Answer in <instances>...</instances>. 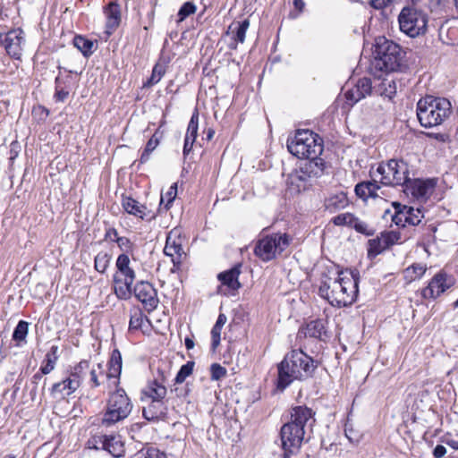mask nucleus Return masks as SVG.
<instances>
[{
	"label": "nucleus",
	"mask_w": 458,
	"mask_h": 458,
	"mask_svg": "<svg viewBox=\"0 0 458 458\" xmlns=\"http://www.w3.org/2000/svg\"><path fill=\"white\" fill-rule=\"evenodd\" d=\"M123 209L130 215L144 219L146 216L147 207L140 204L131 197L123 196L122 200Z\"/></svg>",
	"instance_id": "obj_29"
},
{
	"label": "nucleus",
	"mask_w": 458,
	"mask_h": 458,
	"mask_svg": "<svg viewBox=\"0 0 458 458\" xmlns=\"http://www.w3.org/2000/svg\"><path fill=\"white\" fill-rule=\"evenodd\" d=\"M118 247L127 254V252L132 250L133 244L131 240L127 237L120 236L115 242Z\"/></svg>",
	"instance_id": "obj_55"
},
{
	"label": "nucleus",
	"mask_w": 458,
	"mask_h": 458,
	"mask_svg": "<svg viewBox=\"0 0 458 458\" xmlns=\"http://www.w3.org/2000/svg\"><path fill=\"white\" fill-rule=\"evenodd\" d=\"M141 458H167V455L156 447H148L141 451Z\"/></svg>",
	"instance_id": "obj_53"
},
{
	"label": "nucleus",
	"mask_w": 458,
	"mask_h": 458,
	"mask_svg": "<svg viewBox=\"0 0 458 458\" xmlns=\"http://www.w3.org/2000/svg\"><path fill=\"white\" fill-rule=\"evenodd\" d=\"M221 330H222V328L216 327L215 326L211 329V339H212L211 348H212L213 351H216L217 346L220 344Z\"/></svg>",
	"instance_id": "obj_56"
},
{
	"label": "nucleus",
	"mask_w": 458,
	"mask_h": 458,
	"mask_svg": "<svg viewBox=\"0 0 458 458\" xmlns=\"http://www.w3.org/2000/svg\"><path fill=\"white\" fill-rule=\"evenodd\" d=\"M197 10V6L192 2H185L181 8L179 9V12L177 13L178 16V21H182L187 17H189L191 14H193Z\"/></svg>",
	"instance_id": "obj_46"
},
{
	"label": "nucleus",
	"mask_w": 458,
	"mask_h": 458,
	"mask_svg": "<svg viewBox=\"0 0 458 458\" xmlns=\"http://www.w3.org/2000/svg\"><path fill=\"white\" fill-rule=\"evenodd\" d=\"M380 189V186L377 184L376 180L361 182L356 184L355 186V193L356 195L366 200L369 198H377V191Z\"/></svg>",
	"instance_id": "obj_25"
},
{
	"label": "nucleus",
	"mask_w": 458,
	"mask_h": 458,
	"mask_svg": "<svg viewBox=\"0 0 458 458\" xmlns=\"http://www.w3.org/2000/svg\"><path fill=\"white\" fill-rule=\"evenodd\" d=\"M325 161H305L303 165L288 178L291 188L297 192L307 190L312 182L324 174Z\"/></svg>",
	"instance_id": "obj_11"
},
{
	"label": "nucleus",
	"mask_w": 458,
	"mask_h": 458,
	"mask_svg": "<svg viewBox=\"0 0 458 458\" xmlns=\"http://www.w3.org/2000/svg\"><path fill=\"white\" fill-rule=\"evenodd\" d=\"M194 364V361H187L180 368L174 378L175 384H182V382H184L186 377L192 373Z\"/></svg>",
	"instance_id": "obj_44"
},
{
	"label": "nucleus",
	"mask_w": 458,
	"mask_h": 458,
	"mask_svg": "<svg viewBox=\"0 0 458 458\" xmlns=\"http://www.w3.org/2000/svg\"><path fill=\"white\" fill-rule=\"evenodd\" d=\"M73 46L83 55L84 57H89L98 47V40L90 39L81 35H76L73 38Z\"/></svg>",
	"instance_id": "obj_28"
},
{
	"label": "nucleus",
	"mask_w": 458,
	"mask_h": 458,
	"mask_svg": "<svg viewBox=\"0 0 458 458\" xmlns=\"http://www.w3.org/2000/svg\"><path fill=\"white\" fill-rule=\"evenodd\" d=\"M130 258L126 253L117 257L115 266L118 274L114 276V293L120 300H128L132 294V285L136 278L133 268L130 267Z\"/></svg>",
	"instance_id": "obj_9"
},
{
	"label": "nucleus",
	"mask_w": 458,
	"mask_h": 458,
	"mask_svg": "<svg viewBox=\"0 0 458 458\" xmlns=\"http://www.w3.org/2000/svg\"><path fill=\"white\" fill-rule=\"evenodd\" d=\"M122 355L118 349H114L112 353L108 362V373L106 374V377L108 378H115L116 380L114 382V386H117L120 384V376L122 372Z\"/></svg>",
	"instance_id": "obj_26"
},
{
	"label": "nucleus",
	"mask_w": 458,
	"mask_h": 458,
	"mask_svg": "<svg viewBox=\"0 0 458 458\" xmlns=\"http://www.w3.org/2000/svg\"><path fill=\"white\" fill-rule=\"evenodd\" d=\"M132 293L148 313L155 310L159 303L157 289L148 281H140L132 285Z\"/></svg>",
	"instance_id": "obj_14"
},
{
	"label": "nucleus",
	"mask_w": 458,
	"mask_h": 458,
	"mask_svg": "<svg viewBox=\"0 0 458 458\" xmlns=\"http://www.w3.org/2000/svg\"><path fill=\"white\" fill-rule=\"evenodd\" d=\"M403 208L405 209V212H407L406 216H404V221L409 225H418L421 222V219L424 217L420 208H414L413 207H409L406 205H404Z\"/></svg>",
	"instance_id": "obj_37"
},
{
	"label": "nucleus",
	"mask_w": 458,
	"mask_h": 458,
	"mask_svg": "<svg viewBox=\"0 0 458 458\" xmlns=\"http://www.w3.org/2000/svg\"><path fill=\"white\" fill-rule=\"evenodd\" d=\"M404 205H402L399 202H393V207L394 208L395 213L392 216V221L398 226H405V224L407 222L404 221V216H406L407 212H405V209H403Z\"/></svg>",
	"instance_id": "obj_43"
},
{
	"label": "nucleus",
	"mask_w": 458,
	"mask_h": 458,
	"mask_svg": "<svg viewBox=\"0 0 458 458\" xmlns=\"http://www.w3.org/2000/svg\"><path fill=\"white\" fill-rule=\"evenodd\" d=\"M168 402L169 401L151 400L149 404L143 408L142 415L144 419L148 421H157L159 420H163L167 414Z\"/></svg>",
	"instance_id": "obj_20"
},
{
	"label": "nucleus",
	"mask_w": 458,
	"mask_h": 458,
	"mask_svg": "<svg viewBox=\"0 0 458 458\" xmlns=\"http://www.w3.org/2000/svg\"><path fill=\"white\" fill-rule=\"evenodd\" d=\"M23 34V30H7L5 34L0 33L1 45L14 59H20L21 55V45L25 42Z\"/></svg>",
	"instance_id": "obj_16"
},
{
	"label": "nucleus",
	"mask_w": 458,
	"mask_h": 458,
	"mask_svg": "<svg viewBox=\"0 0 458 458\" xmlns=\"http://www.w3.org/2000/svg\"><path fill=\"white\" fill-rule=\"evenodd\" d=\"M381 236L383 237V241L385 243V246H387L389 249L391 246H393L395 243H399L401 242V233L397 231H384L381 233Z\"/></svg>",
	"instance_id": "obj_45"
},
{
	"label": "nucleus",
	"mask_w": 458,
	"mask_h": 458,
	"mask_svg": "<svg viewBox=\"0 0 458 458\" xmlns=\"http://www.w3.org/2000/svg\"><path fill=\"white\" fill-rule=\"evenodd\" d=\"M174 391L177 392L178 396H186L191 390L189 387V384L187 383L183 389H179L178 387H176Z\"/></svg>",
	"instance_id": "obj_64"
},
{
	"label": "nucleus",
	"mask_w": 458,
	"mask_h": 458,
	"mask_svg": "<svg viewBox=\"0 0 458 458\" xmlns=\"http://www.w3.org/2000/svg\"><path fill=\"white\" fill-rule=\"evenodd\" d=\"M106 29H114L121 23V9L115 3H110L105 10Z\"/></svg>",
	"instance_id": "obj_30"
},
{
	"label": "nucleus",
	"mask_w": 458,
	"mask_h": 458,
	"mask_svg": "<svg viewBox=\"0 0 458 458\" xmlns=\"http://www.w3.org/2000/svg\"><path fill=\"white\" fill-rule=\"evenodd\" d=\"M143 393L151 400L169 401L168 398H165L167 394L166 387L164 386L163 382H160L157 379L150 381L143 390Z\"/></svg>",
	"instance_id": "obj_27"
},
{
	"label": "nucleus",
	"mask_w": 458,
	"mask_h": 458,
	"mask_svg": "<svg viewBox=\"0 0 458 458\" xmlns=\"http://www.w3.org/2000/svg\"><path fill=\"white\" fill-rule=\"evenodd\" d=\"M353 216L354 215L352 213L339 214L332 219V222L334 223V225H338V226L346 225V226L350 227L352 225V220L353 218Z\"/></svg>",
	"instance_id": "obj_51"
},
{
	"label": "nucleus",
	"mask_w": 458,
	"mask_h": 458,
	"mask_svg": "<svg viewBox=\"0 0 458 458\" xmlns=\"http://www.w3.org/2000/svg\"><path fill=\"white\" fill-rule=\"evenodd\" d=\"M396 82L393 79L385 78L381 81H375L373 84V94H377L389 99L396 94Z\"/></svg>",
	"instance_id": "obj_23"
},
{
	"label": "nucleus",
	"mask_w": 458,
	"mask_h": 458,
	"mask_svg": "<svg viewBox=\"0 0 458 458\" xmlns=\"http://www.w3.org/2000/svg\"><path fill=\"white\" fill-rule=\"evenodd\" d=\"M305 337L317 338L323 340V336H327L325 321L323 319H315L308 322L304 327L301 329Z\"/></svg>",
	"instance_id": "obj_24"
},
{
	"label": "nucleus",
	"mask_w": 458,
	"mask_h": 458,
	"mask_svg": "<svg viewBox=\"0 0 458 458\" xmlns=\"http://www.w3.org/2000/svg\"><path fill=\"white\" fill-rule=\"evenodd\" d=\"M451 114V103L444 98L426 96L417 103V116L422 127L440 125Z\"/></svg>",
	"instance_id": "obj_6"
},
{
	"label": "nucleus",
	"mask_w": 458,
	"mask_h": 458,
	"mask_svg": "<svg viewBox=\"0 0 458 458\" xmlns=\"http://www.w3.org/2000/svg\"><path fill=\"white\" fill-rule=\"evenodd\" d=\"M348 205V199L345 193L330 196L325 201L326 209L333 213L339 209L344 208Z\"/></svg>",
	"instance_id": "obj_33"
},
{
	"label": "nucleus",
	"mask_w": 458,
	"mask_h": 458,
	"mask_svg": "<svg viewBox=\"0 0 458 458\" xmlns=\"http://www.w3.org/2000/svg\"><path fill=\"white\" fill-rule=\"evenodd\" d=\"M353 228L357 233H362L367 236H371L375 233V230L368 225L364 221L360 220L358 217L353 216L352 225L350 226Z\"/></svg>",
	"instance_id": "obj_40"
},
{
	"label": "nucleus",
	"mask_w": 458,
	"mask_h": 458,
	"mask_svg": "<svg viewBox=\"0 0 458 458\" xmlns=\"http://www.w3.org/2000/svg\"><path fill=\"white\" fill-rule=\"evenodd\" d=\"M425 272L426 267L423 265L415 263L404 270V277L406 280L411 282L421 278Z\"/></svg>",
	"instance_id": "obj_38"
},
{
	"label": "nucleus",
	"mask_w": 458,
	"mask_h": 458,
	"mask_svg": "<svg viewBox=\"0 0 458 458\" xmlns=\"http://www.w3.org/2000/svg\"><path fill=\"white\" fill-rule=\"evenodd\" d=\"M163 138V131L158 128L154 134L151 136V138L148 140V141L146 144V147L141 153L140 163L144 164L148 161L150 154L157 148V147L159 145L160 140Z\"/></svg>",
	"instance_id": "obj_31"
},
{
	"label": "nucleus",
	"mask_w": 458,
	"mask_h": 458,
	"mask_svg": "<svg viewBox=\"0 0 458 458\" xmlns=\"http://www.w3.org/2000/svg\"><path fill=\"white\" fill-rule=\"evenodd\" d=\"M110 393L101 425L109 427L126 419L132 410V403L125 390L119 386Z\"/></svg>",
	"instance_id": "obj_7"
},
{
	"label": "nucleus",
	"mask_w": 458,
	"mask_h": 458,
	"mask_svg": "<svg viewBox=\"0 0 458 458\" xmlns=\"http://www.w3.org/2000/svg\"><path fill=\"white\" fill-rule=\"evenodd\" d=\"M436 181L434 179H413L410 177L408 182L404 184L406 191H408L416 199H428L432 191L436 187Z\"/></svg>",
	"instance_id": "obj_18"
},
{
	"label": "nucleus",
	"mask_w": 458,
	"mask_h": 458,
	"mask_svg": "<svg viewBox=\"0 0 458 458\" xmlns=\"http://www.w3.org/2000/svg\"><path fill=\"white\" fill-rule=\"evenodd\" d=\"M289 152L306 161H324L319 156L324 150L322 138L310 130H297L293 137L287 140Z\"/></svg>",
	"instance_id": "obj_5"
},
{
	"label": "nucleus",
	"mask_w": 458,
	"mask_h": 458,
	"mask_svg": "<svg viewBox=\"0 0 458 458\" xmlns=\"http://www.w3.org/2000/svg\"><path fill=\"white\" fill-rule=\"evenodd\" d=\"M315 412L307 406H295L290 411V420L280 429V438L284 451L299 453L304 441L310 437V433L316 420Z\"/></svg>",
	"instance_id": "obj_1"
},
{
	"label": "nucleus",
	"mask_w": 458,
	"mask_h": 458,
	"mask_svg": "<svg viewBox=\"0 0 458 458\" xmlns=\"http://www.w3.org/2000/svg\"><path fill=\"white\" fill-rule=\"evenodd\" d=\"M90 449L104 450L114 458L124 455L125 447L119 435L95 434L87 442Z\"/></svg>",
	"instance_id": "obj_12"
},
{
	"label": "nucleus",
	"mask_w": 458,
	"mask_h": 458,
	"mask_svg": "<svg viewBox=\"0 0 458 458\" xmlns=\"http://www.w3.org/2000/svg\"><path fill=\"white\" fill-rule=\"evenodd\" d=\"M318 361L302 350H293L278 364L277 388L284 390L294 380H305L313 376Z\"/></svg>",
	"instance_id": "obj_3"
},
{
	"label": "nucleus",
	"mask_w": 458,
	"mask_h": 458,
	"mask_svg": "<svg viewBox=\"0 0 458 458\" xmlns=\"http://www.w3.org/2000/svg\"><path fill=\"white\" fill-rule=\"evenodd\" d=\"M29 332V323L20 320L13 333V339L17 342L25 341Z\"/></svg>",
	"instance_id": "obj_42"
},
{
	"label": "nucleus",
	"mask_w": 458,
	"mask_h": 458,
	"mask_svg": "<svg viewBox=\"0 0 458 458\" xmlns=\"http://www.w3.org/2000/svg\"><path fill=\"white\" fill-rule=\"evenodd\" d=\"M226 369L218 363H213L210 367L212 380H220L226 376Z\"/></svg>",
	"instance_id": "obj_52"
},
{
	"label": "nucleus",
	"mask_w": 458,
	"mask_h": 458,
	"mask_svg": "<svg viewBox=\"0 0 458 458\" xmlns=\"http://www.w3.org/2000/svg\"><path fill=\"white\" fill-rule=\"evenodd\" d=\"M226 322V317L225 314H219L217 319H216V324L214 325L215 327H220L222 328L224 327V325L225 324Z\"/></svg>",
	"instance_id": "obj_63"
},
{
	"label": "nucleus",
	"mask_w": 458,
	"mask_h": 458,
	"mask_svg": "<svg viewBox=\"0 0 458 458\" xmlns=\"http://www.w3.org/2000/svg\"><path fill=\"white\" fill-rule=\"evenodd\" d=\"M199 130V112L197 109L194 110L191 120L188 123L185 138L191 140H196Z\"/></svg>",
	"instance_id": "obj_39"
},
{
	"label": "nucleus",
	"mask_w": 458,
	"mask_h": 458,
	"mask_svg": "<svg viewBox=\"0 0 458 458\" xmlns=\"http://www.w3.org/2000/svg\"><path fill=\"white\" fill-rule=\"evenodd\" d=\"M376 173L381 175L380 183L386 186H404L409 179V165L403 159L381 162Z\"/></svg>",
	"instance_id": "obj_10"
},
{
	"label": "nucleus",
	"mask_w": 458,
	"mask_h": 458,
	"mask_svg": "<svg viewBox=\"0 0 458 458\" xmlns=\"http://www.w3.org/2000/svg\"><path fill=\"white\" fill-rule=\"evenodd\" d=\"M194 142H195V140H191L188 138H184V145H183V150H182L184 157H187L191 153Z\"/></svg>",
	"instance_id": "obj_61"
},
{
	"label": "nucleus",
	"mask_w": 458,
	"mask_h": 458,
	"mask_svg": "<svg viewBox=\"0 0 458 458\" xmlns=\"http://www.w3.org/2000/svg\"><path fill=\"white\" fill-rule=\"evenodd\" d=\"M110 259H111V256L108 253L99 252L95 257V260H94L95 269L98 272L104 274L109 266Z\"/></svg>",
	"instance_id": "obj_41"
},
{
	"label": "nucleus",
	"mask_w": 458,
	"mask_h": 458,
	"mask_svg": "<svg viewBox=\"0 0 458 458\" xmlns=\"http://www.w3.org/2000/svg\"><path fill=\"white\" fill-rule=\"evenodd\" d=\"M242 264L238 263L232 268L221 272L217 276V279L223 285L226 286L229 290L237 291L241 288L242 284L239 282V276L241 274Z\"/></svg>",
	"instance_id": "obj_21"
},
{
	"label": "nucleus",
	"mask_w": 458,
	"mask_h": 458,
	"mask_svg": "<svg viewBox=\"0 0 458 458\" xmlns=\"http://www.w3.org/2000/svg\"><path fill=\"white\" fill-rule=\"evenodd\" d=\"M55 99L58 102H64L69 96V90L65 89L62 86V79L57 76L55 81Z\"/></svg>",
	"instance_id": "obj_49"
},
{
	"label": "nucleus",
	"mask_w": 458,
	"mask_h": 458,
	"mask_svg": "<svg viewBox=\"0 0 458 458\" xmlns=\"http://www.w3.org/2000/svg\"><path fill=\"white\" fill-rule=\"evenodd\" d=\"M344 432H345V436H346V437H347L351 442H353V441H357V440H358L357 435L355 434V432L353 431V429H352V428H350V426H349V424H348V423H346V424H345Z\"/></svg>",
	"instance_id": "obj_59"
},
{
	"label": "nucleus",
	"mask_w": 458,
	"mask_h": 458,
	"mask_svg": "<svg viewBox=\"0 0 458 458\" xmlns=\"http://www.w3.org/2000/svg\"><path fill=\"white\" fill-rule=\"evenodd\" d=\"M246 30H225L224 39L228 41V47L231 49H235L238 43H243L245 40Z\"/></svg>",
	"instance_id": "obj_36"
},
{
	"label": "nucleus",
	"mask_w": 458,
	"mask_h": 458,
	"mask_svg": "<svg viewBox=\"0 0 458 458\" xmlns=\"http://www.w3.org/2000/svg\"><path fill=\"white\" fill-rule=\"evenodd\" d=\"M58 359H59L58 346L53 345V346H51L50 350L46 354L43 364L40 367L41 373L47 375L50 372H52L55 368V364H56Z\"/></svg>",
	"instance_id": "obj_34"
},
{
	"label": "nucleus",
	"mask_w": 458,
	"mask_h": 458,
	"mask_svg": "<svg viewBox=\"0 0 458 458\" xmlns=\"http://www.w3.org/2000/svg\"><path fill=\"white\" fill-rule=\"evenodd\" d=\"M143 322V314L139 311L135 312L130 318L129 328L132 330H137L141 327Z\"/></svg>",
	"instance_id": "obj_54"
},
{
	"label": "nucleus",
	"mask_w": 458,
	"mask_h": 458,
	"mask_svg": "<svg viewBox=\"0 0 458 458\" xmlns=\"http://www.w3.org/2000/svg\"><path fill=\"white\" fill-rule=\"evenodd\" d=\"M390 2L391 0H369L370 5L375 9H382Z\"/></svg>",
	"instance_id": "obj_60"
},
{
	"label": "nucleus",
	"mask_w": 458,
	"mask_h": 458,
	"mask_svg": "<svg viewBox=\"0 0 458 458\" xmlns=\"http://www.w3.org/2000/svg\"><path fill=\"white\" fill-rule=\"evenodd\" d=\"M383 237L377 236L374 239H370L368 242V257L370 259L375 258L384 250H387V246H385Z\"/></svg>",
	"instance_id": "obj_35"
},
{
	"label": "nucleus",
	"mask_w": 458,
	"mask_h": 458,
	"mask_svg": "<svg viewBox=\"0 0 458 458\" xmlns=\"http://www.w3.org/2000/svg\"><path fill=\"white\" fill-rule=\"evenodd\" d=\"M89 370V361L88 360H82L78 364L71 369L69 378L77 382V387L79 388L83 381L84 377Z\"/></svg>",
	"instance_id": "obj_32"
},
{
	"label": "nucleus",
	"mask_w": 458,
	"mask_h": 458,
	"mask_svg": "<svg viewBox=\"0 0 458 458\" xmlns=\"http://www.w3.org/2000/svg\"><path fill=\"white\" fill-rule=\"evenodd\" d=\"M439 31V38L445 44L447 45H455L458 43V40L456 39H453L452 38L449 39V40H445L444 38V36H445L446 38L449 37V34H455L457 30H438Z\"/></svg>",
	"instance_id": "obj_57"
},
{
	"label": "nucleus",
	"mask_w": 458,
	"mask_h": 458,
	"mask_svg": "<svg viewBox=\"0 0 458 458\" xmlns=\"http://www.w3.org/2000/svg\"><path fill=\"white\" fill-rule=\"evenodd\" d=\"M97 367H98V372L95 368H92V369L89 368V370L88 372V373H89V377H90L89 380L91 383V387L99 386L101 385V383H100L98 377H99V376L104 375L103 365L101 363H98L97 365Z\"/></svg>",
	"instance_id": "obj_50"
},
{
	"label": "nucleus",
	"mask_w": 458,
	"mask_h": 458,
	"mask_svg": "<svg viewBox=\"0 0 458 458\" xmlns=\"http://www.w3.org/2000/svg\"><path fill=\"white\" fill-rule=\"evenodd\" d=\"M374 58L370 64V72L375 75L377 72H403L407 69L406 52L394 42L385 37L376 39Z\"/></svg>",
	"instance_id": "obj_4"
},
{
	"label": "nucleus",
	"mask_w": 458,
	"mask_h": 458,
	"mask_svg": "<svg viewBox=\"0 0 458 458\" xmlns=\"http://www.w3.org/2000/svg\"><path fill=\"white\" fill-rule=\"evenodd\" d=\"M447 275L439 272L430 280L428 285L423 289L422 294L425 298H437L448 289L451 284L447 282Z\"/></svg>",
	"instance_id": "obj_19"
},
{
	"label": "nucleus",
	"mask_w": 458,
	"mask_h": 458,
	"mask_svg": "<svg viewBox=\"0 0 458 458\" xmlns=\"http://www.w3.org/2000/svg\"><path fill=\"white\" fill-rule=\"evenodd\" d=\"M446 454V448L442 445H437L433 450L435 458H442Z\"/></svg>",
	"instance_id": "obj_62"
},
{
	"label": "nucleus",
	"mask_w": 458,
	"mask_h": 458,
	"mask_svg": "<svg viewBox=\"0 0 458 458\" xmlns=\"http://www.w3.org/2000/svg\"><path fill=\"white\" fill-rule=\"evenodd\" d=\"M359 276L349 271H338L337 277L322 280L318 294L334 307H347L357 299Z\"/></svg>",
	"instance_id": "obj_2"
},
{
	"label": "nucleus",
	"mask_w": 458,
	"mask_h": 458,
	"mask_svg": "<svg viewBox=\"0 0 458 458\" xmlns=\"http://www.w3.org/2000/svg\"><path fill=\"white\" fill-rule=\"evenodd\" d=\"M77 387V382L68 377L61 382L55 383L50 388V394L55 399H64L73 394Z\"/></svg>",
	"instance_id": "obj_22"
},
{
	"label": "nucleus",
	"mask_w": 458,
	"mask_h": 458,
	"mask_svg": "<svg viewBox=\"0 0 458 458\" xmlns=\"http://www.w3.org/2000/svg\"><path fill=\"white\" fill-rule=\"evenodd\" d=\"M165 72V68L163 64H157L152 70V74L150 78L148 79L147 85L152 86L154 84H157L164 76Z\"/></svg>",
	"instance_id": "obj_48"
},
{
	"label": "nucleus",
	"mask_w": 458,
	"mask_h": 458,
	"mask_svg": "<svg viewBox=\"0 0 458 458\" xmlns=\"http://www.w3.org/2000/svg\"><path fill=\"white\" fill-rule=\"evenodd\" d=\"M373 94V82L369 78L364 77L358 80L355 85L347 89L344 93L346 101L352 106L365 98L367 96Z\"/></svg>",
	"instance_id": "obj_17"
},
{
	"label": "nucleus",
	"mask_w": 458,
	"mask_h": 458,
	"mask_svg": "<svg viewBox=\"0 0 458 458\" xmlns=\"http://www.w3.org/2000/svg\"><path fill=\"white\" fill-rule=\"evenodd\" d=\"M120 236L118 235L117 230L114 227H108L106 229L105 233V241L113 242H115L116 239H118Z\"/></svg>",
	"instance_id": "obj_58"
},
{
	"label": "nucleus",
	"mask_w": 458,
	"mask_h": 458,
	"mask_svg": "<svg viewBox=\"0 0 458 458\" xmlns=\"http://www.w3.org/2000/svg\"><path fill=\"white\" fill-rule=\"evenodd\" d=\"M292 236L276 233L260 238L254 248V254L264 262L271 261L282 254L291 244Z\"/></svg>",
	"instance_id": "obj_8"
},
{
	"label": "nucleus",
	"mask_w": 458,
	"mask_h": 458,
	"mask_svg": "<svg viewBox=\"0 0 458 458\" xmlns=\"http://www.w3.org/2000/svg\"><path fill=\"white\" fill-rule=\"evenodd\" d=\"M177 194V185L174 183L168 191L165 193V197L161 195L160 205H164L165 210H168L174 200Z\"/></svg>",
	"instance_id": "obj_47"
},
{
	"label": "nucleus",
	"mask_w": 458,
	"mask_h": 458,
	"mask_svg": "<svg viewBox=\"0 0 458 458\" xmlns=\"http://www.w3.org/2000/svg\"><path fill=\"white\" fill-rule=\"evenodd\" d=\"M164 254L172 258L173 268L171 271L174 273L180 268L182 257L185 255L182 249L181 229L174 228L168 233L164 248Z\"/></svg>",
	"instance_id": "obj_13"
},
{
	"label": "nucleus",
	"mask_w": 458,
	"mask_h": 458,
	"mask_svg": "<svg viewBox=\"0 0 458 458\" xmlns=\"http://www.w3.org/2000/svg\"><path fill=\"white\" fill-rule=\"evenodd\" d=\"M399 29H427V15L413 7H403L398 15Z\"/></svg>",
	"instance_id": "obj_15"
}]
</instances>
